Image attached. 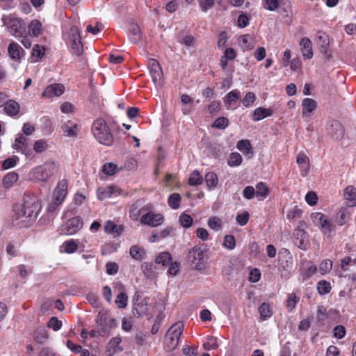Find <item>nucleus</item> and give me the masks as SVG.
Returning <instances> with one entry per match:
<instances>
[{
  "label": "nucleus",
  "instance_id": "nucleus-1",
  "mask_svg": "<svg viewBox=\"0 0 356 356\" xmlns=\"http://www.w3.org/2000/svg\"><path fill=\"white\" fill-rule=\"evenodd\" d=\"M23 200L22 205L14 207L13 217V223L19 227H26L35 222L41 209V202L37 195L26 193Z\"/></svg>",
  "mask_w": 356,
  "mask_h": 356
},
{
  "label": "nucleus",
  "instance_id": "nucleus-2",
  "mask_svg": "<svg viewBox=\"0 0 356 356\" xmlns=\"http://www.w3.org/2000/svg\"><path fill=\"white\" fill-rule=\"evenodd\" d=\"M92 132L95 139L102 145L111 146L114 142V136L107 123L103 118H97L92 125Z\"/></svg>",
  "mask_w": 356,
  "mask_h": 356
},
{
  "label": "nucleus",
  "instance_id": "nucleus-3",
  "mask_svg": "<svg viewBox=\"0 0 356 356\" xmlns=\"http://www.w3.org/2000/svg\"><path fill=\"white\" fill-rule=\"evenodd\" d=\"M310 218L314 225L326 238H330L335 235L336 225L327 216L321 212H314L311 214Z\"/></svg>",
  "mask_w": 356,
  "mask_h": 356
},
{
  "label": "nucleus",
  "instance_id": "nucleus-4",
  "mask_svg": "<svg viewBox=\"0 0 356 356\" xmlns=\"http://www.w3.org/2000/svg\"><path fill=\"white\" fill-rule=\"evenodd\" d=\"M57 171V166L54 162L48 161L43 165L33 168L29 173V177L32 180L46 182Z\"/></svg>",
  "mask_w": 356,
  "mask_h": 356
},
{
  "label": "nucleus",
  "instance_id": "nucleus-5",
  "mask_svg": "<svg viewBox=\"0 0 356 356\" xmlns=\"http://www.w3.org/2000/svg\"><path fill=\"white\" fill-rule=\"evenodd\" d=\"M67 44L70 47L72 54L80 56L83 51V43L79 29L76 26H72L67 33L66 38Z\"/></svg>",
  "mask_w": 356,
  "mask_h": 356
},
{
  "label": "nucleus",
  "instance_id": "nucleus-6",
  "mask_svg": "<svg viewBox=\"0 0 356 356\" xmlns=\"http://www.w3.org/2000/svg\"><path fill=\"white\" fill-rule=\"evenodd\" d=\"M205 250L202 247L195 245L188 252V259L194 265L196 270H202L206 264Z\"/></svg>",
  "mask_w": 356,
  "mask_h": 356
},
{
  "label": "nucleus",
  "instance_id": "nucleus-7",
  "mask_svg": "<svg viewBox=\"0 0 356 356\" xmlns=\"http://www.w3.org/2000/svg\"><path fill=\"white\" fill-rule=\"evenodd\" d=\"M4 24L13 36L15 38L23 37L25 33V24L22 19L9 16L5 18Z\"/></svg>",
  "mask_w": 356,
  "mask_h": 356
},
{
  "label": "nucleus",
  "instance_id": "nucleus-8",
  "mask_svg": "<svg viewBox=\"0 0 356 356\" xmlns=\"http://www.w3.org/2000/svg\"><path fill=\"white\" fill-rule=\"evenodd\" d=\"M83 224V220L80 217H74L64 222L58 231L60 234L72 235L81 229Z\"/></svg>",
  "mask_w": 356,
  "mask_h": 356
},
{
  "label": "nucleus",
  "instance_id": "nucleus-9",
  "mask_svg": "<svg viewBox=\"0 0 356 356\" xmlns=\"http://www.w3.org/2000/svg\"><path fill=\"white\" fill-rule=\"evenodd\" d=\"M263 7L269 11H275L280 8L281 13H286V15L291 10L289 0H264Z\"/></svg>",
  "mask_w": 356,
  "mask_h": 356
},
{
  "label": "nucleus",
  "instance_id": "nucleus-10",
  "mask_svg": "<svg viewBox=\"0 0 356 356\" xmlns=\"http://www.w3.org/2000/svg\"><path fill=\"white\" fill-rule=\"evenodd\" d=\"M147 67L151 75L152 79L155 84L160 83L163 77V71L157 60L150 58L147 61Z\"/></svg>",
  "mask_w": 356,
  "mask_h": 356
},
{
  "label": "nucleus",
  "instance_id": "nucleus-11",
  "mask_svg": "<svg viewBox=\"0 0 356 356\" xmlns=\"http://www.w3.org/2000/svg\"><path fill=\"white\" fill-rule=\"evenodd\" d=\"M141 224L150 227H157L163 222L164 218L161 213L148 212L143 215L140 219Z\"/></svg>",
  "mask_w": 356,
  "mask_h": 356
},
{
  "label": "nucleus",
  "instance_id": "nucleus-12",
  "mask_svg": "<svg viewBox=\"0 0 356 356\" xmlns=\"http://www.w3.org/2000/svg\"><path fill=\"white\" fill-rule=\"evenodd\" d=\"M67 187H68V181L67 179L60 180L53 194V198L56 199V201L58 202V203H63L67 193Z\"/></svg>",
  "mask_w": 356,
  "mask_h": 356
},
{
  "label": "nucleus",
  "instance_id": "nucleus-13",
  "mask_svg": "<svg viewBox=\"0 0 356 356\" xmlns=\"http://www.w3.org/2000/svg\"><path fill=\"white\" fill-rule=\"evenodd\" d=\"M81 126L74 120H67L61 126L63 135L67 137L77 136Z\"/></svg>",
  "mask_w": 356,
  "mask_h": 356
},
{
  "label": "nucleus",
  "instance_id": "nucleus-14",
  "mask_svg": "<svg viewBox=\"0 0 356 356\" xmlns=\"http://www.w3.org/2000/svg\"><path fill=\"white\" fill-rule=\"evenodd\" d=\"M327 130L334 139H340L343 136L344 130L338 120H332L329 121L327 125Z\"/></svg>",
  "mask_w": 356,
  "mask_h": 356
},
{
  "label": "nucleus",
  "instance_id": "nucleus-15",
  "mask_svg": "<svg viewBox=\"0 0 356 356\" xmlns=\"http://www.w3.org/2000/svg\"><path fill=\"white\" fill-rule=\"evenodd\" d=\"M65 91V87L60 83H54L48 86L42 92V97L51 98L60 96Z\"/></svg>",
  "mask_w": 356,
  "mask_h": 356
},
{
  "label": "nucleus",
  "instance_id": "nucleus-16",
  "mask_svg": "<svg viewBox=\"0 0 356 356\" xmlns=\"http://www.w3.org/2000/svg\"><path fill=\"white\" fill-rule=\"evenodd\" d=\"M302 115L303 118H310L312 113L317 108V102L312 98H305L302 102Z\"/></svg>",
  "mask_w": 356,
  "mask_h": 356
},
{
  "label": "nucleus",
  "instance_id": "nucleus-17",
  "mask_svg": "<svg viewBox=\"0 0 356 356\" xmlns=\"http://www.w3.org/2000/svg\"><path fill=\"white\" fill-rule=\"evenodd\" d=\"M27 139L22 134H19L15 139L13 147L14 149L20 150L22 154L29 156L32 154L31 149L26 143Z\"/></svg>",
  "mask_w": 356,
  "mask_h": 356
},
{
  "label": "nucleus",
  "instance_id": "nucleus-18",
  "mask_svg": "<svg viewBox=\"0 0 356 356\" xmlns=\"http://www.w3.org/2000/svg\"><path fill=\"white\" fill-rule=\"evenodd\" d=\"M96 323L99 327V334L102 336H106L109 334V329L107 327V318L104 314L99 312Z\"/></svg>",
  "mask_w": 356,
  "mask_h": 356
},
{
  "label": "nucleus",
  "instance_id": "nucleus-19",
  "mask_svg": "<svg viewBox=\"0 0 356 356\" xmlns=\"http://www.w3.org/2000/svg\"><path fill=\"white\" fill-rule=\"evenodd\" d=\"M273 111L271 108L263 107L257 108L252 113V120L254 122H258L273 115Z\"/></svg>",
  "mask_w": 356,
  "mask_h": 356
},
{
  "label": "nucleus",
  "instance_id": "nucleus-20",
  "mask_svg": "<svg viewBox=\"0 0 356 356\" xmlns=\"http://www.w3.org/2000/svg\"><path fill=\"white\" fill-rule=\"evenodd\" d=\"M104 229L106 234H113L116 236H120L124 230L122 225H117L112 220H107L104 224Z\"/></svg>",
  "mask_w": 356,
  "mask_h": 356
},
{
  "label": "nucleus",
  "instance_id": "nucleus-21",
  "mask_svg": "<svg viewBox=\"0 0 356 356\" xmlns=\"http://www.w3.org/2000/svg\"><path fill=\"white\" fill-rule=\"evenodd\" d=\"M343 197L349 207L356 206V188L353 186H348L343 192Z\"/></svg>",
  "mask_w": 356,
  "mask_h": 356
},
{
  "label": "nucleus",
  "instance_id": "nucleus-22",
  "mask_svg": "<svg viewBox=\"0 0 356 356\" xmlns=\"http://www.w3.org/2000/svg\"><path fill=\"white\" fill-rule=\"evenodd\" d=\"M300 45L301 47L302 56L307 59L312 58L313 56V51L311 40L307 38H303L300 42Z\"/></svg>",
  "mask_w": 356,
  "mask_h": 356
},
{
  "label": "nucleus",
  "instance_id": "nucleus-23",
  "mask_svg": "<svg viewBox=\"0 0 356 356\" xmlns=\"http://www.w3.org/2000/svg\"><path fill=\"white\" fill-rule=\"evenodd\" d=\"M350 218V212L347 207H341L335 216L337 225L339 226L344 225Z\"/></svg>",
  "mask_w": 356,
  "mask_h": 356
},
{
  "label": "nucleus",
  "instance_id": "nucleus-24",
  "mask_svg": "<svg viewBox=\"0 0 356 356\" xmlns=\"http://www.w3.org/2000/svg\"><path fill=\"white\" fill-rule=\"evenodd\" d=\"M238 43L243 51L251 50L254 47V38L248 35H241Z\"/></svg>",
  "mask_w": 356,
  "mask_h": 356
},
{
  "label": "nucleus",
  "instance_id": "nucleus-25",
  "mask_svg": "<svg viewBox=\"0 0 356 356\" xmlns=\"http://www.w3.org/2000/svg\"><path fill=\"white\" fill-rule=\"evenodd\" d=\"M317 43L320 46L321 53L327 54L330 39L327 34L319 31L317 34Z\"/></svg>",
  "mask_w": 356,
  "mask_h": 356
},
{
  "label": "nucleus",
  "instance_id": "nucleus-26",
  "mask_svg": "<svg viewBox=\"0 0 356 356\" xmlns=\"http://www.w3.org/2000/svg\"><path fill=\"white\" fill-rule=\"evenodd\" d=\"M254 189L256 197L259 201L265 200L269 194V188L263 181L257 183Z\"/></svg>",
  "mask_w": 356,
  "mask_h": 356
},
{
  "label": "nucleus",
  "instance_id": "nucleus-27",
  "mask_svg": "<svg viewBox=\"0 0 356 356\" xmlns=\"http://www.w3.org/2000/svg\"><path fill=\"white\" fill-rule=\"evenodd\" d=\"M144 208L142 207L141 203L140 201H136L133 203L129 211V216L131 220L134 221H137L140 216L141 212L143 211Z\"/></svg>",
  "mask_w": 356,
  "mask_h": 356
},
{
  "label": "nucleus",
  "instance_id": "nucleus-28",
  "mask_svg": "<svg viewBox=\"0 0 356 356\" xmlns=\"http://www.w3.org/2000/svg\"><path fill=\"white\" fill-rule=\"evenodd\" d=\"M78 243L74 239L65 241L60 246V252L72 254L78 250Z\"/></svg>",
  "mask_w": 356,
  "mask_h": 356
},
{
  "label": "nucleus",
  "instance_id": "nucleus-29",
  "mask_svg": "<svg viewBox=\"0 0 356 356\" xmlns=\"http://www.w3.org/2000/svg\"><path fill=\"white\" fill-rule=\"evenodd\" d=\"M184 323L181 321H178L174 323L166 332L169 335L176 337V339L180 338L184 331Z\"/></svg>",
  "mask_w": 356,
  "mask_h": 356
},
{
  "label": "nucleus",
  "instance_id": "nucleus-30",
  "mask_svg": "<svg viewBox=\"0 0 356 356\" xmlns=\"http://www.w3.org/2000/svg\"><path fill=\"white\" fill-rule=\"evenodd\" d=\"M205 182L207 188L211 191L217 187L218 184V178L217 175L213 172H209L204 175Z\"/></svg>",
  "mask_w": 356,
  "mask_h": 356
},
{
  "label": "nucleus",
  "instance_id": "nucleus-31",
  "mask_svg": "<svg viewBox=\"0 0 356 356\" xmlns=\"http://www.w3.org/2000/svg\"><path fill=\"white\" fill-rule=\"evenodd\" d=\"M129 40L132 43H137L141 40V33L138 24H131L129 26Z\"/></svg>",
  "mask_w": 356,
  "mask_h": 356
},
{
  "label": "nucleus",
  "instance_id": "nucleus-32",
  "mask_svg": "<svg viewBox=\"0 0 356 356\" xmlns=\"http://www.w3.org/2000/svg\"><path fill=\"white\" fill-rule=\"evenodd\" d=\"M4 110L8 115L15 116L19 112V105L17 102L10 100L5 104Z\"/></svg>",
  "mask_w": 356,
  "mask_h": 356
},
{
  "label": "nucleus",
  "instance_id": "nucleus-33",
  "mask_svg": "<svg viewBox=\"0 0 356 356\" xmlns=\"http://www.w3.org/2000/svg\"><path fill=\"white\" fill-rule=\"evenodd\" d=\"M259 312L261 321H266L270 318L273 315V310L270 305L268 303L264 302L259 307Z\"/></svg>",
  "mask_w": 356,
  "mask_h": 356
},
{
  "label": "nucleus",
  "instance_id": "nucleus-34",
  "mask_svg": "<svg viewBox=\"0 0 356 356\" xmlns=\"http://www.w3.org/2000/svg\"><path fill=\"white\" fill-rule=\"evenodd\" d=\"M20 46L15 42H12L9 44L8 47V52L11 59L15 60H20Z\"/></svg>",
  "mask_w": 356,
  "mask_h": 356
},
{
  "label": "nucleus",
  "instance_id": "nucleus-35",
  "mask_svg": "<svg viewBox=\"0 0 356 356\" xmlns=\"http://www.w3.org/2000/svg\"><path fill=\"white\" fill-rule=\"evenodd\" d=\"M145 250L139 245H133L130 248L129 254L131 257L138 261H141L145 256Z\"/></svg>",
  "mask_w": 356,
  "mask_h": 356
},
{
  "label": "nucleus",
  "instance_id": "nucleus-36",
  "mask_svg": "<svg viewBox=\"0 0 356 356\" xmlns=\"http://www.w3.org/2000/svg\"><path fill=\"white\" fill-rule=\"evenodd\" d=\"M296 162L302 169V175L305 176L307 173V169L308 168V157L302 152L298 154L296 156Z\"/></svg>",
  "mask_w": 356,
  "mask_h": 356
},
{
  "label": "nucleus",
  "instance_id": "nucleus-37",
  "mask_svg": "<svg viewBox=\"0 0 356 356\" xmlns=\"http://www.w3.org/2000/svg\"><path fill=\"white\" fill-rule=\"evenodd\" d=\"M203 177L197 170L193 171L188 178V184L192 186H197L203 183Z\"/></svg>",
  "mask_w": 356,
  "mask_h": 356
},
{
  "label": "nucleus",
  "instance_id": "nucleus-38",
  "mask_svg": "<svg viewBox=\"0 0 356 356\" xmlns=\"http://www.w3.org/2000/svg\"><path fill=\"white\" fill-rule=\"evenodd\" d=\"M179 339H176V337L171 335L168 336V334L166 333L164 339V346L168 351H171L176 348L179 344Z\"/></svg>",
  "mask_w": 356,
  "mask_h": 356
},
{
  "label": "nucleus",
  "instance_id": "nucleus-39",
  "mask_svg": "<svg viewBox=\"0 0 356 356\" xmlns=\"http://www.w3.org/2000/svg\"><path fill=\"white\" fill-rule=\"evenodd\" d=\"M42 24L40 21L33 20L29 25V33L31 36H38L41 33Z\"/></svg>",
  "mask_w": 356,
  "mask_h": 356
},
{
  "label": "nucleus",
  "instance_id": "nucleus-40",
  "mask_svg": "<svg viewBox=\"0 0 356 356\" xmlns=\"http://www.w3.org/2000/svg\"><path fill=\"white\" fill-rule=\"evenodd\" d=\"M181 200V195L179 193H174L169 196L168 203L171 209H177L180 206Z\"/></svg>",
  "mask_w": 356,
  "mask_h": 356
},
{
  "label": "nucleus",
  "instance_id": "nucleus-41",
  "mask_svg": "<svg viewBox=\"0 0 356 356\" xmlns=\"http://www.w3.org/2000/svg\"><path fill=\"white\" fill-rule=\"evenodd\" d=\"M172 261V256L168 252H163L160 253L155 259V262L158 264H162V266H168Z\"/></svg>",
  "mask_w": 356,
  "mask_h": 356
},
{
  "label": "nucleus",
  "instance_id": "nucleus-42",
  "mask_svg": "<svg viewBox=\"0 0 356 356\" xmlns=\"http://www.w3.org/2000/svg\"><path fill=\"white\" fill-rule=\"evenodd\" d=\"M18 179V174L15 172H8L3 179V186L8 188Z\"/></svg>",
  "mask_w": 356,
  "mask_h": 356
},
{
  "label": "nucleus",
  "instance_id": "nucleus-43",
  "mask_svg": "<svg viewBox=\"0 0 356 356\" xmlns=\"http://www.w3.org/2000/svg\"><path fill=\"white\" fill-rule=\"evenodd\" d=\"M302 215V210L298 206H295L286 213V218L290 221H294L295 220L301 218Z\"/></svg>",
  "mask_w": 356,
  "mask_h": 356
},
{
  "label": "nucleus",
  "instance_id": "nucleus-44",
  "mask_svg": "<svg viewBox=\"0 0 356 356\" xmlns=\"http://www.w3.org/2000/svg\"><path fill=\"white\" fill-rule=\"evenodd\" d=\"M48 335L44 328H38L34 331V340L38 343H42L47 339Z\"/></svg>",
  "mask_w": 356,
  "mask_h": 356
},
{
  "label": "nucleus",
  "instance_id": "nucleus-45",
  "mask_svg": "<svg viewBox=\"0 0 356 356\" xmlns=\"http://www.w3.org/2000/svg\"><path fill=\"white\" fill-rule=\"evenodd\" d=\"M236 147L244 154L251 153L252 145L248 140H241L237 143Z\"/></svg>",
  "mask_w": 356,
  "mask_h": 356
},
{
  "label": "nucleus",
  "instance_id": "nucleus-46",
  "mask_svg": "<svg viewBox=\"0 0 356 356\" xmlns=\"http://www.w3.org/2000/svg\"><path fill=\"white\" fill-rule=\"evenodd\" d=\"M45 49L43 46L35 44L32 49V57L35 62H38L44 55Z\"/></svg>",
  "mask_w": 356,
  "mask_h": 356
},
{
  "label": "nucleus",
  "instance_id": "nucleus-47",
  "mask_svg": "<svg viewBox=\"0 0 356 356\" xmlns=\"http://www.w3.org/2000/svg\"><path fill=\"white\" fill-rule=\"evenodd\" d=\"M203 348L206 350L217 349L218 348V339L213 336L208 337L207 341L203 343Z\"/></svg>",
  "mask_w": 356,
  "mask_h": 356
},
{
  "label": "nucleus",
  "instance_id": "nucleus-48",
  "mask_svg": "<svg viewBox=\"0 0 356 356\" xmlns=\"http://www.w3.org/2000/svg\"><path fill=\"white\" fill-rule=\"evenodd\" d=\"M317 290L320 295H325L330 292L331 284L329 282L321 280L317 284Z\"/></svg>",
  "mask_w": 356,
  "mask_h": 356
},
{
  "label": "nucleus",
  "instance_id": "nucleus-49",
  "mask_svg": "<svg viewBox=\"0 0 356 356\" xmlns=\"http://www.w3.org/2000/svg\"><path fill=\"white\" fill-rule=\"evenodd\" d=\"M243 161L242 156L237 152L231 153L228 160V165L231 167L238 166Z\"/></svg>",
  "mask_w": 356,
  "mask_h": 356
},
{
  "label": "nucleus",
  "instance_id": "nucleus-50",
  "mask_svg": "<svg viewBox=\"0 0 356 356\" xmlns=\"http://www.w3.org/2000/svg\"><path fill=\"white\" fill-rule=\"evenodd\" d=\"M128 297L124 291H122L117 296L115 303L119 308H125L127 305Z\"/></svg>",
  "mask_w": 356,
  "mask_h": 356
},
{
  "label": "nucleus",
  "instance_id": "nucleus-51",
  "mask_svg": "<svg viewBox=\"0 0 356 356\" xmlns=\"http://www.w3.org/2000/svg\"><path fill=\"white\" fill-rule=\"evenodd\" d=\"M332 268V261L330 259L323 260L319 265V272L321 275L329 273Z\"/></svg>",
  "mask_w": 356,
  "mask_h": 356
},
{
  "label": "nucleus",
  "instance_id": "nucleus-52",
  "mask_svg": "<svg viewBox=\"0 0 356 356\" xmlns=\"http://www.w3.org/2000/svg\"><path fill=\"white\" fill-rule=\"evenodd\" d=\"M113 187L112 186H106L103 188H99L98 190V198L101 200H103L106 198L111 197L113 193Z\"/></svg>",
  "mask_w": 356,
  "mask_h": 356
},
{
  "label": "nucleus",
  "instance_id": "nucleus-53",
  "mask_svg": "<svg viewBox=\"0 0 356 356\" xmlns=\"http://www.w3.org/2000/svg\"><path fill=\"white\" fill-rule=\"evenodd\" d=\"M179 221L182 227L188 228L192 225L193 220L190 215L182 213L179 216Z\"/></svg>",
  "mask_w": 356,
  "mask_h": 356
},
{
  "label": "nucleus",
  "instance_id": "nucleus-54",
  "mask_svg": "<svg viewBox=\"0 0 356 356\" xmlns=\"http://www.w3.org/2000/svg\"><path fill=\"white\" fill-rule=\"evenodd\" d=\"M208 226L216 231L222 229V220L218 217H211L208 220Z\"/></svg>",
  "mask_w": 356,
  "mask_h": 356
},
{
  "label": "nucleus",
  "instance_id": "nucleus-55",
  "mask_svg": "<svg viewBox=\"0 0 356 356\" xmlns=\"http://www.w3.org/2000/svg\"><path fill=\"white\" fill-rule=\"evenodd\" d=\"M222 246L229 250H232L235 248L236 241L233 235H226L224 238Z\"/></svg>",
  "mask_w": 356,
  "mask_h": 356
},
{
  "label": "nucleus",
  "instance_id": "nucleus-56",
  "mask_svg": "<svg viewBox=\"0 0 356 356\" xmlns=\"http://www.w3.org/2000/svg\"><path fill=\"white\" fill-rule=\"evenodd\" d=\"M239 91L237 90H233L227 93L226 95L225 103L231 106L233 103H235L239 98Z\"/></svg>",
  "mask_w": 356,
  "mask_h": 356
},
{
  "label": "nucleus",
  "instance_id": "nucleus-57",
  "mask_svg": "<svg viewBox=\"0 0 356 356\" xmlns=\"http://www.w3.org/2000/svg\"><path fill=\"white\" fill-rule=\"evenodd\" d=\"M257 99V97L254 92H249L245 94L243 99H242V104L245 107H250L254 104Z\"/></svg>",
  "mask_w": 356,
  "mask_h": 356
},
{
  "label": "nucleus",
  "instance_id": "nucleus-58",
  "mask_svg": "<svg viewBox=\"0 0 356 356\" xmlns=\"http://www.w3.org/2000/svg\"><path fill=\"white\" fill-rule=\"evenodd\" d=\"M229 120L225 117L217 118L213 123L212 127L224 129L228 126Z\"/></svg>",
  "mask_w": 356,
  "mask_h": 356
},
{
  "label": "nucleus",
  "instance_id": "nucleus-59",
  "mask_svg": "<svg viewBox=\"0 0 356 356\" xmlns=\"http://www.w3.org/2000/svg\"><path fill=\"white\" fill-rule=\"evenodd\" d=\"M298 301L299 298H298L294 293H290L288 296V298L286 300V307L289 311H292V309L295 308Z\"/></svg>",
  "mask_w": 356,
  "mask_h": 356
},
{
  "label": "nucleus",
  "instance_id": "nucleus-60",
  "mask_svg": "<svg viewBox=\"0 0 356 356\" xmlns=\"http://www.w3.org/2000/svg\"><path fill=\"white\" fill-rule=\"evenodd\" d=\"M117 170V165L113 163H106L102 166V172L107 175H113Z\"/></svg>",
  "mask_w": 356,
  "mask_h": 356
},
{
  "label": "nucleus",
  "instance_id": "nucleus-61",
  "mask_svg": "<svg viewBox=\"0 0 356 356\" xmlns=\"http://www.w3.org/2000/svg\"><path fill=\"white\" fill-rule=\"evenodd\" d=\"M47 147V143L44 140H39L35 143L33 149L37 153H42L44 152Z\"/></svg>",
  "mask_w": 356,
  "mask_h": 356
},
{
  "label": "nucleus",
  "instance_id": "nucleus-62",
  "mask_svg": "<svg viewBox=\"0 0 356 356\" xmlns=\"http://www.w3.org/2000/svg\"><path fill=\"white\" fill-rule=\"evenodd\" d=\"M201 10L207 13L214 6V0H198Z\"/></svg>",
  "mask_w": 356,
  "mask_h": 356
},
{
  "label": "nucleus",
  "instance_id": "nucleus-63",
  "mask_svg": "<svg viewBox=\"0 0 356 356\" xmlns=\"http://www.w3.org/2000/svg\"><path fill=\"white\" fill-rule=\"evenodd\" d=\"M47 326L53 329L54 331H58L61 328L62 322L56 317H51L47 323Z\"/></svg>",
  "mask_w": 356,
  "mask_h": 356
},
{
  "label": "nucleus",
  "instance_id": "nucleus-64",
  "mask_svg": "<svg viewBox=\"0 0 356 356\" xmlns=\"http://www.w3.org/2000/svg\"><path fill=\"white\" fill-rule=\"evenodd\" d=\"M243 196L247 200H252L254 196H256L254 188L252 186L245 187L243 191Z\"/></svg>",
  "mask_w": 356,
  "mask_h": 356
}]
</instances>
